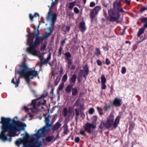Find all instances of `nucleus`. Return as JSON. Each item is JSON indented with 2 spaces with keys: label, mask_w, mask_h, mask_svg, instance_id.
<instances>
[{
  "label": "nucleus",
  "mask_w": 147,
  "mask_h": 147,
  "mask_svg": "<svg viewBox=\"0 0 147 147\" xmlns=\"http://www.w3.org/2000/svg\"><path fill=\"white\" fill-rule=\"evenodd\" d=\"M0 123L2 125L1 131L0 134V139L3 141L8 140L10 142L12 140V135L21 130H24L26 126L24 123H18L14 119L10 118L1 117Z\"/></svg>",
  "instance_id": "f257e3e1"
},
{
  "label": "nucleus",
  "mask_w": 147,
  "mask_h": 147,
  "mask_svg": "<svg viewBox=\"0 0 147 147\" xmlns=\"http://www.w3.org/2000/svg\"><path fill=\"white\" fill-rule=\"evenodd\" d=\"M20 66L21 69L17 71V73L19 74L21 77L24 78L27 83L29 85L30 80L36 78L38 75V73L34 69L28 70V67L24 62L22 63Z\"/></svg>",
  "instance_id": "f03ea898"
},
{
  "label": "nucleus",
  "mask_w": 147,
  "mask_h": 147,
  "mask_svg": "<svg viewBox=\"0 0 147 147\" xmlns=\"http://www.w3.org/2000/svg\"><path fill=\"white\" fill-rule=\"evenodd\" d=\"M113 9L111 8L108 10L109 16V17L108 18V20L110 22H116L117 23H118L120 16V13L124 12V11L120 2L115 1L113 3Z\"/></svg>",
  "instance_id": "7ed1b4c3"
},
{
  "label": "nucleus",
  "mask_w": 147,
  "mask_h": 147,
  "mask_svg": "<svg viewBox=\"0 0 147 147\" xmlns=\"http://www.w3.org/2000/svg\"><path fill=\"white\" fill-rule=\"evenodd\" d=\"M46 96L44 94L41 95L40 97L38 98L37 99L33 100L32 101V102L30 105H28V107H24V109L26 111H28L29 110H30L32 112H34V110L37 109L36 107V104L38 102V101L40 99V100L38 102L37 105V106L38 107L40 105H45L47 101L44 100V98Z\"/></svg>",
  "instance_id": "20e7f679"
},
{
  "label": "nucleus",
  "mask_w": 147,
  "mask_h": 147,
  "mask_svg": "<svg viewBox=\"0 0 147 147\" xmlns=\"http://www.w3.org/2000/svg\"><path fill=\"white\" fill-rule=\"evenodd\" d=\"M44 116L45 119V125L42 128L40 129L35 134V136L37 139H40L42 134H44L46 132H48L50 131L49 127H51L52 124L50 123V120L49 118V115L47 116V114H44Z\"/></svg>",
  "instance_id": "39448f33"
},
{
  "label": "nucleus",
  "mask_w": 147,
  "mask_h": 147,
  "mask_svg": "<svg viewBox=\"0 0 147 147\" xmlns=\"http://www.w3.org/2000/svg\"><path fill=\"white\" fill-rule=\"evenodd\" d=\"M74 106L76 107L79 106V108H76L74 111L76 113L75 119L76 121H78L79 116L80 115L81 117L84 119L85 117V115L84 113L85 108L83 104H79L78 100H77L74 104Z\"/></svg>",
  "instance_id": "423d86ee"
},
{
  "label": "nucleus",
  "mask_w": 147,
  "mask_h": 147,
  "mask_svg": "<svg viewBox=\"0 0 147 147\" xmlns=\"http://www.w3.org/2000/svg\"><path fill=\"white\" fill-rule=\"evenodd\" d=\"M120 116H118L116 118L115 121L114 122V117L113 115H110L106 122V129H108L113 125L114 128H116L119 123Z\"/></svg>",
  "instance_id": "0eeeda50"
},
{
  "label": "nucleus",
  "mask_w": 147,
  "mask_h": 147,
  "mask_svg": "<svg viewBox=\"0 0 147 147\" xmlns=\"http://www.w3.org/2000/svg\"><path fill=\"white\" fill-rule=\"evenodd\" d=\"M34 42L33 39L31 38H28L27 40V44L29 45V47L27 48L26 51L29 54H31L33 55H36L37 51L36 49H35V47L32 48V45H33V43Z\"/></svg>",
  "instance_id": "6e6552de"
},
{
  "label": "nucleus",
  "mask_w": 147,
  "mask_h": 147,
  "mask_svg": "<svg viewBox=\"0 0 147 147\" xmlns=\"http://www.w3.org/2000/svg\"><path fill=\"white\" fill-rule=\"evenodd\" d=\"M64 55L65 56V59L67 61V68L68 69H74L75 68V66L73 65H72L71 67H70V65L72 64V59H70L71 57V55L69 52H67L64 53Z\"/></svg>",
  "instance_id": "1a4fd4ad"
},
{
  "label": "nucleus",
  "mask_w": 147,
  "mask_h": 147,
  "mask_svg": "<svg viewBox=\"0 0 147 147\" xmlns=\"http://www.w3.org/2000/svg\"><path fill=\"white\" fill-rule=\"evenodd\" d=\"M41 142H38L37 140H32L28 144V147H41L42 146Z\"/></svg>",
  "instance_id": "9d476101"
},
{
  "label": "nucleus",
  "mask_w": 147,
  "mask_h": 147,
  "mask_svg": "<svg viewBox=\"0 0 147 147\" xmlns=\"http://www.w3.org/2000/svg\"><path fill=\"white\" fill-rule=\"evenodd\" d=\"M44 39L42 36L36 37L35 41L33 43V45H31L32 48L35 47V49H36L37 46H38L40 44L41 42H42Z\"/></svg>",
  "instance_id": "9b49d317"
},
{
  "label": "nucleus",
  "mask_w": 147,
  "mask_h": 147,
  "mask_svg": "<svg viewBox=\"0 0 147 147\" xmlns=\"http://www.w3.org/2000/svg\"><path fill=\"white\" fill-rule=\"evenodd\" d=\"M57 18V14L56 13H54L53 14L51 15V18L49 19H47V17H46V19L47 20H51V28H53L54 25V24L56 21Z\"/></svg>",
  "instance_id": "f8f14e48"
},
{
  "label": "nucleus",
  "mask_w": 147,
  "mask_h": 147,
  "mask_svg": "<svg viewBox=\"0 0 147 147\" xmlns=\"http://www.w3.org/2000/svg\"><path fill=\"white\" fill-rule=\"evenodd\" d=\"M83 127L85 130L87 131L88 133L90 134H91V129L92 128V124L87 122L83 126Z\"/></svg>",
  "instance_id": "ddd939ff"
},
{
  "label": "nucleus",
  "mask_w": 147,
  "mask_h": 147,
  "mask_svg": "<svg viewBox=\"0 0 147 147\" xmlns=\"http://www.w3.org/2000/svg\"><path fill=\"white\" fill-rule=\"evenodd\" d=\"M121 99L118 98H115L113 102V104L116 107H120L121 105Z\"/></svg>",
  "instance_id": "4468645a"
},
{
  "label": "nucleus",
  "mask_w": 147,
  "mask_h": 147,
  "mask_svg": "<svg viewBox=\"0 0 147 147\" xmlns=\"http://www.w3.org/2000/svg\"><path fill=\"white\" fill-rule=\"evenodd\" d=\"M101 9V8L100 6H97L92 9V19L97 15L98 12Z\"/></svg>",
  "instance_id": "2eb2a0df"
},
{
  "label": "nucleus",
  "mask_w": 147,
  "mask_h": 147,
  "mask_svg": "<svg viewBox=\"0 0 147 147\" xmlns=\"http://www.w3.org/2000/svg\"><path fill=\"white\" fill-rule=\"evenodd\" d=\"M79 28L80 31L82 32H84L86 30V28L84 22H81L79 23Z\"/></svg>",
  "instance_id": "dca6fc26"
},
{
  "label": "nucleus",
  "mask_w": 147,
  "mask_h": 147,
  "mask_svg": "<svg viewBox=\"0 0 147 147\" xmlns=\"http://www.w3.org/2000/svg\"><path fill=\"white\" fill-rule=\"evenodd\" d=\"M88 72V69L87 65H85L84 67V71L82 72V77L86 78Z\"/></svg>",
  "instance_id": "f3484780"
},
{
  "label": "nucleus",
  "mask_w": 147,
  "mask_h": 147,
  "mask_svg": "<svg viewBox=\"0 0 147 147\" xmlns=\"http://www.w3.org/2000/svg\"><path fill=\"white\" fill-rule=\"evenodd\" d=\"M77 76L76 74H73L69 79V81L70 84H75L76 82Z\"/></svg>",
  "instance_id": "a211bd4d"
},
{
  "label": "nucleus",
  "mask_w": 147,
  "mask_h": 147,
  "mask_svg": "<svg viewBox=\"0 0 147 147\" xmlns=\"http://www.w3.org/2000/svg\"><path fill=\"white\" fill-rule=\"evenodd\" d=\"M73 86L74 85L72 84H69L68 85L65 89V91L68 93H70L73 88Z\"/></svg>",
  "instance_id": "6ab92c4d"
},
{
  "label": "nucleus",
  "mask_w": 147,
  "mask_h": 147,
  "mask_svg": "<svg viewBox=\"0 0 147 147\" xmlns=\"http://www.w3.org/2000/svg\"><path fill=\"white\" fill-rule=\"evenodd\" d=\"M48 7L49 8V11L47 16V19H49L51 18V15H52L54 13H53L52 11L51 10V9L52 7H51V6L48 5Z\"/></svg>",
  "instance_id": "aec40b11"
},
{
  "label": "nucleus",
  "mask_w": 147,
  "mask_h": 147,
  "mask_svg": "<svg viewBox=\"0 0 147 147\" xmlns=\"http://www.w3.org/2000/svg\"><path fill=\"white\" fill-rule=\"evenodd\" d=\"M61 125L58 122L56 123L54 125L52 128V130L53 131H55L58 129L61 126Z\"/></svg>",
  "instance_id": "412c9836"
},
{
  "label": "nucleus",
  "mask_w": 147,
  "mask_h": 147,
  "mask_svg": "<svg viewBox=\"0 0 147 147\" xmlns=\"http://www.w3.org/2000/svg\"><path fill=\"white\" fill-rule=\"evenodd\" d=\"M78 93L77 89L76 88H73L72 90V96H76L78 95Z\"/></svg>",
  "instance_id": "4be33fe9"
},
{
  "label": "nucleus",
  "mask_w": 147,
  "mask_h": 147,
  "mask_svg": "<svg viewBox=\"0 0 147 147\" xmlns=\"http://www.w3.org/2000/svg\"><path fill=\"white\" fill-rule=\"evenodd\" d=\"M145 30V28H142L140 29L138 33H137V36L139 37L143 33Z\"/></svg>",
  "instance_id": "5701e85b"
},
{
  "label": "nucleus",
  "mask_w": 147,
  "mask_h": 147,
  "mask_svg": "<svg viewBox=\"0 0 147 147\" xmlns=\"http://www.w3.org/2000/svg\"><path fill=\"white\" fill-rule=\"evenodd\" d=\"M43 57L41 58L40 59L41 61V63L40 65V67L42 66L43 65H44L45 64H47L48 62L47 61L46 59L43 61Z\"/></svg>",
  "instance_id": "b1692460"
},
{
  "label": "nucleus",
  "mask_w": 147,
  "mask_h": 147,
  "mask_svg": "<svg viewBox=\"0 0 147 147\" xmlns=\"http://www.w3.org/2000/svg\"><path fill=\"white\" fill-rule=\"evenodd\" d=\"M76 3V1H74L69 3V5L68 7L69 10H72L73 9V7L75 5Z\"/></svg>",
  "instance_id": "393cba45"
},
{
  "label": "nucleus",
  "mask_w": 147,
  "mask_h": 147,
  "mask_svg": "<svg viewBox=\"0 0 147 147\" xmlns=\"http://www.w3.org/2000/svg\"><path fill=\"white\" fill-rule=\"evenodd\" d=\"M82 70H80L78 74V82H80L81 81V79L82 77Z\"/></svg>",
  "instance_id": "a878e982"
},
{
  "label": "nucleus",
  "mask_w": 147,
  "mask_h": 147,
  "mask_svg": "<svg viewBox=\"0 0 147 147\" xmlns=\"http://www.w3.org/2000/svg\"><path fill=\"white\" fill-rule=\"evenodd\" d=\"M23 140L21 138H18L15 142V144L16 145L18 146H19L20 144L22 143Z\"/></svg>",
  "instance_id": "bb28decb"
},
{
  "label": "nucleus",
  "mask_w": 147,
  "mask_h": 147,
  "mask_svg": "<svg viewBox=\"0 0 147 147\" xmlns=\"http://www.w3.org/2000/svg\"><path fill=\"white\" fill-rule=\"evenodd\" d=\"M54 138V136H47L45 137V140L48 142H51Z\"/></svg>",
  "instance_id": "cd10ccee"
},
{
  "label": "nucleus",
  "mask_w": 147,
  "mask_h": 147,
  "mask_svg": "<svg viewBox=\"0 0 147 147\" xmlns=\"http://www.w3.org/2000/svg\"><path fill=\"white\" fill-rule=\"evenodd\" d=\"M106 123L104 122H103L101 121L100 126H99V127L101 129H103L104 127H105V128L106 129Z\"/></svg>",
  "instance_id": "c85d7f7f"
},
{
  "label": "nucleus",
  "mask_w": 147,
  "mask_h": 147,
  "mask_svg": "<svg viewBox=\"0 0 147 147\" xmlns=\"http://www.w3.org/2000/svg\"><path fill=\"white\" fill-rule=\"evenodd\" d=\"M129 127V129L130 131H132L134 129V126L135 124L133 122H130Z\"/></svg>",
  "instance_id": "c756f323"
},
{
  "label": "nucleus",
  "mask_w": 147,
  "mask_h": 147,
  "mask_svg": "<svg viewBox=\"0 0 147 147\" xmlns=\"http://www.w3.org/2000/svg\"><path fill=\"white\" fill-rule=\"evenodd\" d=\"M67 113L68 110L67 108L66 107L64 108L62 111V113L64 117H66L67 115Z\"/></svg>",
  "instance_id": "7c9ffc66"
},
{
  "label": "nucleus",
  "mask_w": 147,
  "mask_h": 147,
  "mask_svg": "<svg viewBox=\"0 0 147 147\" xmlns=\"http://www.w3.org/2000/svg\"><path fill=\"white\" fill-rule=\"evenodd\" d=\"M11 82L12 83L14 84L15 85V87H17L18 86L19 83V79H18V81L16 80V82H14V78H13L11 80Z\"/></svg>",
  "instance_id": "2f4dec72"
},
{
  "label": "nucleus",
  "mask_w": 147,
  "mask_h": 147,
  "mask_svg": "<svg viewBox=\"0 0 147 147\" xmlns=\"http://www.w3.org/2000/svg\"><path fill=\"white\" fill-rule=\"evenodd\" d=\"M106 82V79L104 75H102L101 77V83H105Z\"/></svg>",
  "instance_id": "473e14b6"
},
{
  "label": "nucleus",
  "mask_w": 147,
  "mask_h": 147,
  "mask_svg": "<svg viewBox=\"0 0 147 147\" xmlns=\"http://www.w3.org/2000/svg\"><path fill=\"white\" fill-rule=\"evenodd\" d=\"M51 34L49 32H46L44 36H42L44 40L45 39L48 37Z\"/></svg>",
  "instance_id": "72a5a7b5"
},
{
  "label": "nucleus",
  "mask_w": 147,
  "mask_h": 147,
  "mask_svg": "<svg viewBox=\"0 0 147 147\" xmlns=\"http://www.w3.org/2000/svg\"><path fill=\"white\" fill-rule=\"evenodd\" d=\"M67 74H65L64 75V76H63V78H62L63 81L64 82H65L66 81V80H67Z\"/></svg>",
  "instance_id": "f704fd0d"
},
{
  "label": "nucleus",
  "mask_w": 147,
  "mask_h": 147,
  "mask_svg": "<svg viewBox=\"0 0 147 147\" xmlns=\"http://www.w3.org/2000/svg\"><path fill=\"white\" fill-rule=\"evenodd\" d=\"M62 49H63V48H62V47L60 46V47L59 48V49L58 50V56L59 57L61 55Z\"/></svg>",
  "instance_id": "c9c22d12"
},
{
  "label": "nucleus",
  "mask_w": 147,
  "mask_h": 147,
  "mask_svg": "<svg viewBox=\"0 0 147 147\" xmlns=\"http://www.w3.org/2000/svg\"><path fill=\"white\" fill-rule=\"evenodd\" d=\"M34 34L35 36L36 37H40V36H39L40 33H39V31L38 30V29L37 30V32L35 31L34 33Z\"/></svg>",
  "instance_id": "e433bc0d"
},
{
  "label": "nucleus",
  "mask_w": 147,
  "mask_h": 147,
  "mask_svg": "<svg viewBox=\"0 0 147 147\" xmlns=\"http://www.w3.org/2000/svg\"><path fill=\"white\" fill-rule=\"evenodd\" d=\"M140 20L142 23L147 22V17L142 18Z\"/></svg>",
  "instance_id": "4c0bfd02"
},
{
  "label": "nucleus",
  "mask_w": 147,
  "mask_h": 147,
  "mask_svg": "<svg viewBox=\"0 0 147 147\" xmlns=\"http://www.w3.org/2000/svg\"><path fill=\"white\" fill-rule=\"evenodd\" d=\"M70 28V27L69 26H66L65 28V30H63V31L64 32H69Z\"/></svg>",
  "instance_id": "58836bf2"
},
{
  "label": "nucleus",
  "mask_w": 147,
  "mask_h": 147,
  "mask_svg": "<svg viewBox=\"0 0 147 147\" xmlns=\"http://www.w3.org/2000/svg\"><path fill=\"white\" fill-rule=\"evenodd\" d=\"M111 107V105H109L108 106H105L104 107V109L105 111H106L108 110V109H109Z\"/></svg>",
  "instance_id": "ea45409f"
},
{
  "label": "nucleus",
  "mask_w": 147,
  "mask_h": 147,
  "mask_svg": "<svg viewBox=\"0 0 147 147\" xmlns=\"http://www.w3.org/2000/svg\"><path fill=\"white\" fill-rule=\"evenodd\" d=\"M29 137V134H28L26 131L25 136L23 138L24 139L27 140L28 139Z\"/></svg>",
  "instance_id": "a19ab883"
},
{
  "label": "nucleus",
  "mask_w": 147,
  "mask_h": 147,
  "mask_svg": "<svg viewBox=\"0 0 147 147\" xmlns=\"http://www.w3.org/2000/svg\"><path fill=\"white\" fill-rule=\"evenodd\" d=\"M126 69L124 67H123L122 68L121 72L122 74H125L126 72Z\"/></svg>",
  "instance_id": "79ce46f5"
},
{
  "label": "nucleus",
  "mask_w": 147,
  "mask_h": 147,
  "mask_svg": "<svg viewBox=\"0 0 147 147\" xmlns=\"http://www.w3.org/2000/svg\"><path fill=\"white\" fill-rule=\"evenodd\" d=\"M95 53L97 55L100 54L101 53L100 49L98 48L96 49Z\"/></svg>",
  "instance_id": "37998d69"
},
{
  "label": "nucleus",
  "mask_w": 147,
  "mask_h": 147,
  "mask_svg": "<svg viewBox=\"0 0 147 147\" xmlns=\"http://www.w3.org/2000/svg\"><path fill=\"white\" fill-rule=\"evenodd\" d=\"M74 13L76 14H78L79 13V10L77 7H74Z\"/></svg>",
  "instance_id": "c03bdc74"
},
{
  "label": "nucleus",
  "mask_w": 147,
  "mask_h": 147,
  "mask_svg": "<svg viewBox=\"0 0 147 147\" xmlns=\"http://www.w3.org/2000/svg\"><path fill=\"white\" fill-rule=\"evenodd\" d=\"M57 115L56 114L53 115V118L52 119V121L53 122L56 120V118L57 117Z\"/></svg>",
  "instance_id": "a18cd8bd"
},
{
  "label": "nucleus",
  "mask_w": 147,
  "mask_h": 147,
  "mask_svg": "<svg viewBox=\"0 0 147 147\" xmlns=\"http://www.w3.org/2000/svg\"><path fill=\"white\" fill-rule=\"evenodd\" d=\"M29 17L31 21H33V18L34 17V15H32L31 14H30L29 15Z\"/></svg>",
  "instance_id": "49530a36"
},
{
  "label": "nucleus",
  "mask_w": 147,
  "mask_h": 147,
  "mask_svg": "<svg viewBox=\"0 0 147 147\" xmlns=\"http://www.w3.org/2000/svg\"><path fill=\"white\" fill-rule=\"evenodd\" d=\"M96 62L97 65L99 66H100L102 65V63L101 61L99 59H98L96 60Z\"/></svg>",
  "instance_id": "de8ad7c7"
},
{
  "label": "nucleus",
  "mask_w": 147,
  "mask_h": 147,
  "mask_svg": "<svg viewBox=\"0 0 147 147\" xmlns=\"http://www.w3.org/2000/svg\"><path fill=\"white\" fill-rule=\"evenodd\" d=\"M63 84H61L58 87V89L59 90H61L63 88Z\"/></svg>",
  "instance_id": "09e8293b"
},
{
  "label": "nucleus",
  "mask_w": 147,
  "mask_h": 147,
  "mask_svg": "<svg viewBox=\"0 0 147 147\" xmlns=\"http://www.w3.org/2000/svg\"><path fill=\"white\" fill-rule=\"evenodd\" d=\"M147 10V7H142L140 10V11L142 12L145 10Z\"/></svg>",
  "instance_id": "8fccbe9b"
},
{
  "label": "nucleus",
  "mask_w": 147,
  "mask_h": 147,
  "mask_svg": "<svg viewBox=\"0 0 147 147\" xmlns=\"http://www.w3.org/2000/svg\"><path fill=\"white\" fill-rule=\"evenodd\" d=\"M105 61L106 64L107 65H109L111 63L110 61L108 58H106V59Z\"/></svg>",
  "instance_id": "3c124183"
},
{
  "label": "nucleus",
  "mask_w": 147,
  "mask_h": 147,
  "mask_svg": "<svg viewBox=\"0 0 147 147\" xmlns=\"http://www.w3.org/2000/svg\"><path fill=\"white\" fill-rule=\"evenodd\" d=\"M46 47V45L45 44L43 45H42V46L40 48V50L41 51L44 50Z\"/></svg>",
  "instance_id": "603ef678"
},
{
  "label": "nucleus",
  "mask_w": 147,
  "mask_h": 147,
  "mask_svg": "<svg viewBox=\"0 0 147 147\" xmlns=\"http://www.w3.org/2000/svg\"><path fill=\"white\" fill-rule=\"evenodd\" d=\"M85 131H85L84 129V130H81L80 131V134L83 136L86 135V134L85 132Z\"/></svg>",
  "instance_id": "864d4df0"
},
{
  "label": "nucleus",
  "mask_w": 147,
  "mask_h": 147,
  "mask_svg": "<svg viewBox=\"0 0 147 147\" xmlns=\"http://www.w3.org/2000/svg\"><path fill=\"white\" fill-rule=\"evenodd\" d=\"M105 84V83H102L101 88L102 89H105L106 88V86Z\"/></svg>",
  "instance_id": "5fc2aeb1"
},
{
  "label": "nucleus",
  "mask_w": 147,
  "mask_h": 147,
  "mask_svg": "<svg viewBox=\"0 0 147 147\" xmlns=\"http://www.w3.org/2000/svg\"><path fill=\"white\" fill-rule=\"evenodd\" d=\"M80 140V138L79 137H76L75 139V142L78 143Z\"/></svg>",
  "instance_id": "6e6d98bb"
},
{
  "label": "nucleus",
  "mask_w": 147,
  "mask_h": 147,
  "mask_svg": "<svg viewBox=\"0 0 147 147\" xmlns=\"http://www.w3.org/2000/svg\"><path fill=\"white\" fill-rule=\"evenodd\" d=\"M51 53H49L48 56L46 59L47 61H48L51 59Z\"/></svg>",
  "instance_id": "4d7b16f0"
},
{
  "label": "nucleus",
  "mask_w": 147,
  "mask_h": 147,
  "mask_svg": "<svg viewBox=\"0 0 147 147\" xmlns=\"http://www.w3.org/2000/svg\"><path fill=\"white\" fill-rule=\"evenodd\" d=\"M94 122H96L97 119V117L96 115H94L93 117Z\"/></svg>",
  "instance_id": "13d9d810"
},
{
  "label": "nucleus",
  "mask_w": 147,
  "mask_h": 147,
  "mask_svg": "<svg viewBox=\"0 0 147 147\" xmlns=\"http://www.w3.org/2000/svg\"><path fill=\"white\" fill-rule=\"evenodd\" d=\"M56 2L54 1L53 0H52V2L51 3V7H53L55 4Z\"/></svg>",
  "instance_id": "bf43d9fd"
},
{
  "label": "nucleus",
  "mask_w": 147,
  "mask_h": 147,
  "mask_svg": "<svg viewBox=\"0 0 147 147\" xmlns=\"http://www.w3.org/2000/svg\"><path fill=\"white\" fill-rule=\"evenodd\" d=\"M59 78L58 77H57L55 80V84L57 85L58 84V82H59Z\"/></svg>",
  "instance_id": "052dcab7"
},
{
  "label": "nucleus",
  "mask_w": 147,
  "mask_h": 147,
  "mask_svg": "<svg viewBox=\"0 0 147 147\" xmlns=\"http://www.w3.org/2000/svg\"><path fill=\"white\" fill-rule=\"evenodd\" d=\"M124 1L125 3L127 4L128 5H129L130 4V1L127 0H124Z\"/></svg>",
  "instance_id": "680f3d73"
},
{
  "label": "nucleus",
  "mask_w": 147,
  "mask_h": 147,
  "mask_svg": "<svg viewBox=\"0 0 147 147\" xmlns=\"http://www.w3.org/2000/svg\"><path fill=\"white\" fill-rule=\"evenodd\" d=\"M34 17L36 18L37 17H38V18L39 17V14L37 13H35L34 15Z\"/></svg>",
  "instance_id": "e2e57ef3"
},
{
  "label": "nucleus",
  "mask_w": 147,
  "mask_h": 147,
  "mask_svg": "<svg viewBox=\"0 0 147 147\" xmlns=\"http://www.w3.org/2000/svg\"><path fill=\"white\" fill-rule=\"evenodd\" d=\"M140 38L141 39L142 38V40L141 41H138V42H142L143 40H145L146 39V38L144 37V38H143V36H140Z\"/></svg>",
  "instance_id": "0e129e2a"
},
{
  "label": "nucleus",
  "mask_w": 147,
  "mask_h": 147,
  "mask_svg": "<svg viewBox=\"0 0 147 147\" xmlns=\"http://www.w3.org/2000/svg\"><path fill=\"white\" fill-rule=\"evenodd\" d=\"M88 114L90 115L92 114V108H90L89 109Z\"/></svg>",
  "instance_id": "69168bd1"
},
{
  "label": "nucleus",
  "mask_w": 147,
  "mask_h": 147,
  "mask_svg": "<svg viewBox=\"0 0 147 147\" xmlns=\"http://www.w3.org/2000/svg\"><path fill=\"white\" fill-rule=\"evenodd\" d=\"M67 40V38H65V39L64 40H63V41H62L61 45H63V44L65 43V41Z\"/></svg>",
  "instance_id": "338daca9"
},
{
  "label": "nucleus",
  "mask_w": 147,
  "mask_h": 147,
  "mask_svg": "<svg viewBox=\"0 0 147 147\" xmlns=\"http://www.w3.org/2000/svg\"><path fill=\"white\" fill-rule=\"evenodd\" d=\"M67 129H64V131H63V133L65 134H66V135H67Z\"/></svg>",
  "instance_id": "774afa93"
}]
</instances>
